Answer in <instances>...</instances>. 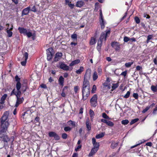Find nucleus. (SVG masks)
Masks as SVG:
<instances>
[{"instance_id":"nucleus-47","label":"nucleus","mask_w":157,"mask_h":157,"mask_svg":"<svg viewBox=\"0 0 157 157\" xmlns=\"http://www.w3.org/2000/svg\"><path fill=\"white\" fill-rule=\"evenodd\" d=\"M130 92L128 91L126 94L124 96V97L125 98H127L129 97L130 94Z\"/></svg>"},{"instance_id":"nucleus-20","label":"nucleus","mask_w":157,"mask_h":157,"mask_svg":"<svg viewBox=\"0 0 157 157\" xmlns=\"http://www.w3.org/2000/svg\"><path fill=\"white\" fill-rule=\"evenodd\" d=\"M18 30L21 33L26 34L27 33V30L25 29L22 27H19Z\"/></svg>"},{"instance_id":"nucleus-3","label":"nucleus","mask_w":157,"mask_h":157,"mask_svg":"<svg viewBox=\"0 0 157 157\" xmlns=\"http://www.w3.org/2000/svg\"><path fill=\"white\" fill-rule=\"evenodd\" d=\"M90 93V88H82V99L84 101L86 100L89 96Z\"/></svg>"},{"instance_id":"nucleus-50","label":"nucleus","mask_w":157,"mask_h":157,"mask_svg":"<svg viewBox=\"0 0 157 157\" xmlns=\"http://www.w3.org/2000/svg\"><path fill=\"white\" fill-rule=\"evenodd\" d=\"M107 119H102L101 120V121L106 123L108 125V121L106 120Z\"/></svg>"},{"instance_id":"nucleus-27","label":"nucleus","mask_w":157,"mask_h":157,"mask_svg":"<svg viewBox=\"0 0 157 157\" xmlns=\"http://www.w3.org/2000/svg\"><path fill=\"white\" fill-rule=\"evenodd\" d=\"M98 76L97 72L96 71H94L93 75V81H95L98 78Z\"/></svg>"},{"instance_id":"nucleus-4","label":"nucleus","mask_w":157,"mask_h":157,"mask_svg":"<svg viewBox=\"0 0 157 157\" xmlns=\"http://www.w3.org/2000/svg\"><path fill=\"white\" fill-rule=\"evenodd\" d=\"M21 93L18 92L16 95L17 100L15 107H17L20 104H21L24 100L23 97L21 98Z\"/></svg>"},{"instance_id":"nucleus-63","label":"nucleus","mask_w":157,"mask_h":157,"mask_svg":"<svg viewBox=\"0 0 157 157\" xmlns=\"http://www.w3.org/2000/svg\"><path fill=\"white\" fill-rule=\"evenodd\" d=\"M95 8H97L99 7V3L98 2H96L95 3Z\"/></svg>"},{"instance_id":"nucleus-37","label":"nucleus","mask_w":157,"mask_h":157,"mask_svg":"<svg viewBox=\"0 0 157 157\" xmlns=\"http://www.w3.org/2000/svg\"><path fill=\"white\" fill-rule=\"evenodd\" d=\"M129 122V121L128 120H122L121 121V123L124 125H126Z\"/></svg>"},{"instance_id":"nucleus-32","label":"nucleus","mask_w":157,"mask_h":157,"mask_svg":"<svg viewBox=\"0 0 157 157\" xmlns=\"http://www.w3.org/2000/svg\"><path fill=\"white\" fill-rule=\"evenodd\" d=\"M90 44L91 45H92L95 44L96 43L95 38L94 37H92L90 41Z\"/></svg>"},{"instance_id":"nucleus-13","label":"nucleus","mask_w":157,"mask_h":157,"mask_svg":"<svg viewBox=\"0 0 157 157\" xmlns=\"http://www.w3.org/2000/svg\"><path fill=\"white\" fill-rule=\"evenodd\" d=\"M100 21L101 25V28L102 29L104 28V23L101 11V10H100Z\"/></svg>"},{"instance_id":"nucleus-22","label":"nucleus","mask_w":157,"mask_h":157,"mask_svg":"<svg viewBox=\"0 0 157 157\" xmlns=\"http://www.w3.org/2000/svg\"><path fill=\"white\" fill-rule=\"evenodd\" d=\"M64 79L62 76H61L59 77L58 80L59 84L62 86L64 85Z\"/></svg>"},{"instance_id":"nucleus-49","label":"nucleus","mask_w":157,"mask_h":157,"mask_svg":"<svg viewBox=\"0 0 157 157\" xmlns=\"http://www.w3.org/2000/svg\"><path fill=\"white\" fill-rule=\"evenodd\" d=\"M79 89L78 86H75L74 88V90L75 94H76L78 92V90Z\"/></svg>"},{"instance_id":"nucleus-28","label":"nucleus","mask_w":157,"mask_h":157,"mask_svg":"<svg viewBox=\"0 0 157 157\" xmlns=\"http://www.w3.org/2000/svg\"><path fill=\"white\" fill-rule=\"evenodd\" d=\"M151 89L154 93L157 91V84L155 86L152 85L151 86Z\"/></svg>"},{"instance_id":"nucleus-39","label":"nucleus","mask_w":157,"mask_h":157,"mask_svg":"<svg viewBox=\"0 0 157 157\" xmlns=\"http://www.w3.org/2000/svg\"><path fill=\"white\" fill-rule=\"evenodd\" d=\"M94 146V147H95L96 149H98L99 146V142H97L95 143V144H93Z\"/></svg>"},{"instance_id":"nucleus-59","label":"nucleus","mask_w":157,"mask_h":157,"mask_svg":"<svg viewBox=\"0 0 157 157\" xmlns=\"http://www.w3.org/2000/svg\"><path fill=\"white\" fill-rule=\"evenodd\" d=\"M113 123L111 121H109V126L112 127L113 126Z\"/></svg>"},{"instance_id":"nucleus-58","label":"nucleus","mask_w":157,"mask_h":157,"mask_svg":"<svg viewBox=\"0 0 157 157\" xmlns=\"http://www.w3.org/2000/svg\"><path fill=\"white\" fill-rule=\"evenodd\" d=\"M69 122H70V124L73 126L75 127V122L72 121L71 120L69 121Z\"/></svg>"},{"instance_id":"nucleus-51","label":"nucleus","mask_w":157,"mask_h":157,"mask_svg":"<svg viewBox=\"0 0 157 157\" xmlns=\"http://www.w3.org/2000/svg\"><path fill=\"white\" fill-rule=\"evenodd\" d=\"M4 103L0 101V109H2L4 107Z\"/></svg>"},{"instance_id":"nucleus-10","label":"nucleus","mask_w":157,"mask_h":157,"mask_svg":"<svg viewBox=\"0 0 157 157\" xmlns=\"http://www.w3.org/2000/svg\"><path fill=\"white\" fill-rule=\"evenodd\" d=\"M19 90H21L22 93H24L28 89V87L26 83L24 82L21 84H20Z\"/></svg>"},{"instance_id":"nucleus-42","label":"nucleus","mask_w":157,"mask_h":157,"mask_svg":"<svg viewBox=\"0 0 157 157\" xmlns=\"http://www.w3.org/2000/svg\"><path fill=\"white\" fill-rule=\"evenodd\" d=\"M134 19L136 23L139 24L140 23V20L138 17H135Z\"/></svg>"},{"instance_id":"nucleus-60","label":"nucleus","mask_w":157,"mask_h":157,"mask_svg":"<svg viewBox=\"0 0 157 157\" xmlns=\"http://www.w3.org/2000/svg\"><path fill=\"white\" fill-rule=\"evenodd\" d=\"M82 146L81 145H78L75 149V150L76 151H78V149L81 147Z\"/></svg>"},{"instance_id":"nucleus-25","label":"nucleus","mask_w":157,"mask_h":157,"mask_svg":"<svg viewBox=\"0 0 157 157\" xmlns=\"http://www.w3.org/2000/svg\"><path fill=\"white\" fill-rule=\"evenodd\" d=\"M80 62V60L78 59L75 60L72 62L70 63L69 66H72L75 64H78Z\"/></svg>"},{"instance_id":"nucleus-15","label":"nucleus","mask_w":157,"mask_h":157,"mask_svg":"<svg viewBox=\"0 0 157 157\" xmlns=\"http://www.w3.org/2000/svg\"><path fill=\"white\" fill-rule=\"evenodd\" d=\"M62 56V53L61 52H57L55 55V56L54 58V61L57 62L60 60Z\"/></svg>"},{"instance_id":"nucleus-7","label":"nucleus","mask_w":157,"mask_h":157,"mask_svg":"<svg viewBox=\"0 0 157 157\" xmlns=\"http://www.w3.org/2000/svg\"><path fill=\"white\" fill-rule=\"evenodd\" d=\"M97 96L96 94H94L90 100L91 106L95 107L97 105Z\"/></svg>"},{"instance_id":"nucleus-24","label":"nucleus","mask_w":157,"mask_h":157,"mask_svg":"<svg viewBox=\"0 0 157 157\" xmlns=\"http://www.w3.org/2000/svg\"><path fill=\"white\" fill-rule=\"evenodd\" d=\"M84 4V2L82 1H78L77 2L76 6L77 7H81Z\"/></svg>"},{"instance_id":"nucleus-26","label":"nucleus","mask_w":157,"mask_h":157,"mask_svg":"<svg viewBox=\"0 0 157 157\" xmlns=\"http://www.w3.org/2000/svg\"><path fill=\"white\" fill-rule=\"evenodd\" d=\"M119 143V142H115L114 141H113L111 145V147L112 148H114L117 146Z\"/></svg>"},{"instance_id":"nucleus-12","label":"nucleus","mask_w":157,"mask_h":157,"mask_svg":"<svg viewBox=\"0 0 157 157\" xmlns=\"http://www.w3.org/2000/svg\"><path fill=\"white\" fill-rule=\"evenodd\" d=\"M111 45L113 48H114L116 51H118L120 49V45L119 43L117 42H112Z\"/></svg>"},{"instance_id":"nucleus-40","label":"nucleus","mask_w":157,"mask_h":157,"mask_svg":"<svg viewBox=\"0 0 157 157\" xmlns=\"http://www.w3.org/2000/svg\"><path fill=\"white\" fill-rule=\"evenodd\" d=\"M89 113L90 114V116L91 117H93L94 116V113L92 109H90Z\"/></svg>"},{"instance_id":"nucleus-33","label":"nucleus","mask_w":157,"mask_h":157,"mask_svg":"<svg viewBox=\"0 0 157 157\" xmlns=\"http://www.w3.org/2000/svg\"><path fill=\"white\" fill-rule=\"evenodd\" d=\"M84 68L82 67H80V68L76 71V73L77 74H80L83 71Z\"/></svg>"},{"instance_id":"nucleus-30","label":"nucleus","mask_w":157,"mask_h":157,"mask_svg":"<svg viewBox=\"0 0 157 157\" xmlns=\"http://www.w3.org/2000/svg\"><path fill=\"white\" fill-rule=\"evenodd\" d=\"M7 97V95L6 94H4L1 97L0 101H2L3 103H5V100Z\"/></svg>"},{"instance_id":"nucleus-64","label":"nucleus","mask_w":157,"mask_h":157,"mask_svg":"<svg viewBox=\"0 0 157 157\" xmlns=\"http://www.w3.org/2000/svg\"><path fill=\"white\" fill-rule=\"evenodd\" d=\"M153 37V36L152 35H150L148 36L147 37V38L148 39V40H150L152 39Z\"/></svg>"},{"instance_id":"nucleus-9","label":"nucleus","mask_w":157,"mask_h":157,"mask_svg":"<svg viewBox=\"0 0 157 157\" xmlns=\"http://www.w3.org/2000/svg\"><path fill=\"white\" fill-rule=\"evenodd\" d=\"M49 136L50 137H53L56 140H58L60 139V137L59 135L55 132H50L48 133Z\"/></svg>"},{"instance_id":"nucleus-46","label":"nucleus","mask_w":157,"mask_h":157,"mask_svg":"<svg viewBox=\"0 0 157 157\" xmlns=\"http://www.w3.org/2000/svg\"><path fill=\"white\" fill-rule=\"evenodd\" d=\"M102 117L103 118L105 119H108V116L106 115V114L105 113H102Z\"/></svg>"},{"instance_id":"nucleus-57","label":"nucleus","mask_w":157,"mask_h":157,"mask_svg":"<svg viewBox=\"0 0 157 157\" xmlns=\"http://www.w3.org/2000/svg\"><path fill=\"white\" fill-rule=\"evenodd\" d=\"M31 11L34 12H36V7L34 6L31 9Z\"/></svg>"},{"instance_id":"nucleus-19","label":"nucleus","mask_w":157,"mask_h":157,"mask_svg":"<svg viewBox=\"0 0 157 157\" xmlns=\"http://www.w3.org/2000/svg\"><path fill=\"white\" fill-rule=\"evenodd\" d=\"M12 27L10 29H9L8 28L6 29V32L7 33V36L8 37H11L12 36L13 34V33L11 31L13 29V25H12Z\"/></svg>"},{"instance_id":"nucleus-2","label":"nucleus","mask_w":157,"mask_h":157,"mask_svg":"<svg viewBox=\"0 0 157 157\" xmlns=\"http://www.w3.org/2000/svg\"><path fill=\"white\" fill-rule=\"evenodd\" d=\"M108 34V30H106L105 32L102 33L101 34L100 39L98 43V46L97 47L98 49L100 48L101 46L102 42L104 41H105Z\"/></svg>"},{"instance_id":"nucleus-48","label":"nucleus","mask_w":157,"mask_h":157,"mask_svg":"<svg viewBox=\"0 0 157 157\" xmlns=\"http://www.w3.org/2000/svg\"><path fill=\"white\" fill-rule=\"evenodd\" d=\"M98 75H101L102 73V70L100 68H98L97 70Z\"/></svg>"},{"instance_id":"nucleus-43","label":"nucleus","mask_w":157,"mask_h":157,"mask_svg":"<svg viewBox=\"0 0 157 157\" xmlns=\"http://www.w3.org/2000/svg\"><path fill=\"white\" fill-rule=\"evenodd\" d=\"M150 108V107L147 106L146 108L142 111V113H145Z\"/></svg>"},{"instance_id":"nucleus-41","label":"nucleus","mask_w":157,"mask_h":157,"mask_svg":"<svg viewBox=\"0 0 157 157\" xmlns=\"http://www.w3.org/2000/svg\"><path fill=\"white\" fill-rule=\"evenodd\" d=\"M71 128L69 126L65 127L64 128V130L66 132H67L71 130Z\"/></svg>"},{"instance_id":"nucleus-8","label":"nucleus","mask_w":157,"mask_h":157,"mask_svg":"<svg viewBox=\"0 0 157 157\" xmlns=\"http://www.w3.org/2000/svg\"><path fill=\"white\" fill-rule=\"evenodd\" d=\"M91 70L88 69L86 70L84 76V79L89 80L90 79L91 76Z\"/></svg>"},{"instance_id":"nucleus-1","label":"nucleus","mask_w":157,"mask_h":157,"mask_svg":"<svg viewBox=\"0 0 157 157\" xmlns=\"http://www.w3.org/2000/svg\"><path fill=\"white\" fill-rule=\"evenodd\" d=\"M9 113V111H6L2 117L1 120L2 128L0 130L1 133L6 132L9 125V123L7 120Z\"/></svg>"},{"instance_id":"nucleus-52","label":"nucleus","mask_w":157,"mask_h":157,"mask_svg":"<svg viewBox=\"0 0 157 157\" xmlns=\"http://www.w3.org/2000/svg\"><path fill=\"white\" fill-rule=\"evenodd\" d=\"M67 134L64 133L62 134V137L63 139H66L67 137Z\"/></svg>"},{"instance_id":"nucleus-16","label":"nucleus","mask_w":157,"mask_h":157,"mask_svg":"<svg viewBox=\"0 0 157 157\" xmlns=\"http://www.w3.org/2000/svg\"><path fill=\"white\" fill-rule=\"evenodd\" d=\"M82 88H90V82L88 80L84 79Z\"/></svg>"},{"instance_id":"nucleus-17","label":"nucleus","mask_w":157,"mask_h":157,"mask_svg":"<svg viewBox=\"0 0 157 157\" xmlns=\"http://www.w3.org/2000/svg\"><path fill=\"white\" fill-rule=\"evenodd\" d=\"M15 79L16 81L17 82L16 84V88L18 89L20 87V84H21L20 82V78L18 77V75H17L15 77Z\"/></svg>"},{"instance_id":"nucleus-44","label":"nucleus","mask_w":157,"mask_h":157,"mask_svg":"<svg viewBox=\"0 0 157 157\" xmlns=\"http://www.w3.org/2000/svg\"><path fill=\"white\" fill-rule=\"evenodd\" d=\"M67 93L66 91L62 90L61 95L63 97H65L66 96V93Z\"/></svg>"},{"instance_id":"nucleus-18","label":"nucleus","mask_w":157,"mask_h":157,"mask_svg":"<svg viewBox=\"0 0 157 157\" xmlns=\"http://www.w3.org/2000/svg\"><path fill=\"white\" fill-rule=\"evenodd\" d=\"M28 53L27 52H25L24 54V56L25 57V60L21 62V63L22 66H25L26 65L27 62V60L28 58Z\"/></svg>"},{"instance_id":"nucleus-35","label":"nucleus","mask_w":157,"mask_h":157,"mask_svg":"<svg viewBox=\"0 0 157 157\" xmlns=\"http://www.w3.org/2000/svg\"><path fill=\"white\" fill-rule=\"evenodd\" d=\"M113 85L112 86V90L115 89L118 86V84L117 83L113 84Z\"/></svg>"},{"instance_id":"nucleus-29","label":"nucleus","mask_w":157,"mask_h":157,"mask_svg":"<svg viewBox=\"0 0 157 157\" xmlns=\"http://www.w3.org/2000/svg\"><path fill=\"white\" fill-rule=\"evenodd\" d=\"M86 128L88 131L90 130L91 129V124L89 123L88 121H86Z\"/></svg>"},{"instance_id":"nucleus-31","label":"nucleus","mask_w":157,"mask_h":157,"mask_svg":"<svg viewBox=\"0 0 157 157\" xmlns=\"http://www.w3.org/2000/svg\"><path fill=\"white\" fill-rule=\"evenodd\" d=\"M105 133L103 132H102L99 134L96 135L95 136V137L96 139H99L103 137Z\"/></svg>"},{"instance_id":"nucleus-62","label":"nucleus","mask_w":157,"mask_h":157,"mask_svg":"<svg viewBox=\"0 0 157 157\" xmlns=\"http://www.w3.org/2000/svg\"><path fill=\"white\" fill-rule=\"evenodd\" d=\"M142 69V67H140V66H137L136 67V70L137 71H140V70H141Z\"/></svg>"},{"instance_id":"nucleus-34","label":"nucleus","mask_w":157,"mask_h":157,"mask_svg":"<svg viewBox=\"0 0 157 157\" xmlns=\"http://www.w3.org/2000/svg\"><path fill=\"white\" fill-rule=\"evenodd\" d=\"M133 62L126 63L125 64V66L127 67H129L133 64Z\"/></svg>"},{"instance_id":"nucleus-11","label":"nucleus","mask_w":157,"mask_h":157,"mask_svg":"<svg viewBox=\"0 0 157 157\" xmlns=\"http://www.w3.org/2000/svg\"><path fill=\"white\" fill-rule=\"evenodd\" d=\"M30 10L31 8L30 6H28L24 9L22 11L21 16H23L24 15H28Z\"/></svg>"},{"instance_id":"nucleus-61","label":"nucleus","mask_w":157,"mask_h":157,"mask_svg":"<svg viewBox=\"0 0 157 157\" xmlns=\"http://www.w3.org/2000/svg\"><path fill=\"white\" fill-rule=\"evenodd\" d=\"M127 74V71H125L124 72H123L121 74V75L124 76H125Z\"/></svg>"},{"instance_id":"nucleus-54","label":"nucleus","mask_w":157,"mask_h":157,"mask_svg":"<svg viewBox=\"0 0 157 157\" xmlns=\"http://www.w3.org/2000/svg\"><path fill=\"white\" fill-rule=\"evenodd\" d=\"M71 37L72 39H76L77 35L75 34H73L71 35Z\"/></svg>"},{"instance_id":"nucleus-53","label":"nucleus","mask_w":157,"mask_h":157,"mask_svg":"<svg viewBox=\"0 0 157 157\" xmlns=\"http://www.w3.org/2000/svg\"><path fill=\"white\" fill-rule=\"evenodd\" d=\"M133 97L136 99H137L138 98V95L137 93H134L133 94Z\"/></svg>"},{"instance_id":"nucleus-55","label":"nucleus","mask_w":157,"mask_h":157,"mask_svg":"<svg viewBox=\"0 0 157 157\" xmlns=\"http://www.w3.org/2000/svg\"><path fill=\"white\" fill-rule=\"evenodd\" d=\"M25 35H26L28 37H30L32 36V33L30 32H27V33H26Z\"/></svg>"},{"instance_id":"nucleus-5","label":"nucleus","mask_w":157,"mask_h":157,"mask_svg":"<svg viewBox=\"0 0 157 157\" xmlns=\"http://www.w3.org/2000/svg\"><path fill=\"white\" fill-rule=\"evenodd\" d=\"M101 90L103 93H107L108 91V77L105 82L102 84L101 87Z\"/></svg>"},{"instance_id":"nucleus-21","label":"nucleus","mask_w":157,"mask_h":157,"mask_svg":"<svg viewBox=\"0 0 157 157\" xmlns=\"http://www.w3.org/2000/svg\"><path fill=\"white\" fill-rule=\"evenodd\" d=\"M98 150V149H96L95 147L93 148L91 151L90 152L89 154V156H92L94 155Z\"/></svg>"},{"instance_id":"nucleus-23","label":"nucleus","mask_w":157,"mask_h":157,"mask_svg":"<svg viewBox=\"0 0 157 157\" xmlns=\"http://www.w3.org/2000/svg\"><path fill=\"white\" fill-rule=\"evenodd\" d=\"M20 88H19L18 89H17V88H16L17 90V91L16 92L15 91V89H13L10 95L12 96L13 95H14L16 96V95H17V94L18 93V92H21V90H19Z\"/></svg>"},{"instance_id":"nucleus-38","label":"nucleus","mask_w":157,"mask_h":157,"mask_svg":"<svg viewBox=\"0 0 157 157\" xmlns=\"http://www.w3.org/2000/svg\"><path fill=\"white\" fill-rule=\"evenodd\" d=\"M96 90V86L95 85H94L93 86L92 90H91V93H95V91Z\"/></svg>"},{"instance_id":"nucleus-45","label":"nucleus","mask_w":157,"mask_h":157,"mask_svg":"<svg viewBox=\"0 0 157 157\" xmlns=\"http://www.w3.org/2000/svg\"><path fill=\"white\" fill-rule=\"evenodd\" d=\"M129 40L130 38L127 36H124V42H127Z\"/></svg>"},{"instance_id":"nucleus-6","label":"nucleus","mask_w":157,"mask_h":157,"mask_svg":"<svg viewBox=\"0 0 157 157\" xmlns=\"http://www.w3.org/2000/svg\"><path fill=\"white\" fill-rule=\"evenodd\" d=\"M53 49L51 48H48L47 50V59L49 61L52 59L53 55Z\"/></svg>"},{"instance_id":"nucleus-56","label":"nucleus","mask_w":157,"mask_h":157,"mask_svg":"<svg viewBox=\"0 0 157 157\" xmlns=\"http://www.w3.org/2000/svg\"><path fill=\"white\" fill-rule=\"evenodd\" d=\"M68 6L69 7H70L71 9H73L74 8L75 5L74 4H71V3H68Z\"/></svg>"},{"instance_id":"nucleus-14","label":"nucleus","mask_w":157,"mask_h":157,"mask_svg":"<svg viewBox=\"0 0 157 157\" xmlns=\"http://www.w3.org/2000/svg\"><path fill=\"white\" fill-rule=\"evenodd\" d=\"M60 68L65 71H68L69 70V67L66 64L62 62L59 63Z\"/></svg>"},{"instance_id":"nucleus-36","label":"nucleus","mask_w":157,"mask_h":157,"mask_svg":"<svg viewBox=\"0 0 157 157\" xmlns=\"http://www.w3.org/2000/svg\"><path fill=\"white\" fill-rule=\"evenodd\" d=\"M139 120V119L138 118H136L132 120L130 122V124L131 125L132 124L138 121Z\"/></svg>"}]
</instances>
